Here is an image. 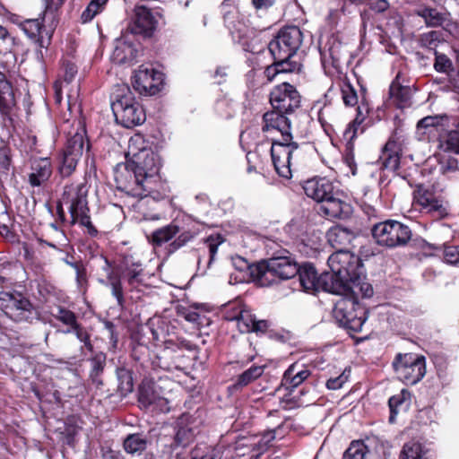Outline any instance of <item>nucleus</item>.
Here are the masks:
<instances>
[{
    "label": "nucleus",
    "instance_id": "1",
    "mask_svg": "<svg viewBox=\"0 0 459 459\" xmlns=\"http://www.w3.org/2000/svg\"><path fill=\"white\" fill-rule=\"evenodd\" d=\"M126 163L117 164L115 169V180L117 188L139 199L131 204L142 213L145 207V198H156L154 186L160 184L159 171L161 167L160 155L145 141L143 135L134 134L128 141L126 152Z\"/></svg>",
    "mask_w": 459,
    "mask_h": 459
},
{
    "label": "nucleus",
    "instance_id": "2",
    "mask_svg": "<svg viewBox=\"0 0 459 459\" xmlns=\"http://www.w3.org/2000/svg\"><path fill=\"white\" fill-rule=\"evenodd\" d=\"M305 194L320 204L319 212L329 219H346L352 206L342 191L326 178H313L304 185Z\"/></svg>",
    "mask_w": 459,
    "mask_h": 459
},
{
    "label": "nucleus",
    "instance_id": "3",
    "mask_svg": "<svg viewBox=\"0 0 459 459\" xmlns=\"http://www.w3.org/2000/svg\"><path fill=\"white\" fill-rule=\"evenodd\" d=\"M88 189L84 184H71L66 186L58 204V209L65 206L70 212L71 225L88 230H94L87 207Z\"/></svg>",
    "mask_w": 459,
    "mask_h": 459
},
{
    "label": "nucleus",
    "instance_id": "4",
    "mask_svg": "<svg viewBox=\"0 0 459 459\" xmlns=\"http://www.w3.org/2000/svg\"><path fill=\"white\" fill-rule=\"evenodd\" d=\"M327 263L331 269V273H327L333 276V283L343 287V291L339 293H346L349 290L347 281H354L363 273L360 259L349 250L334 252L329 256Z\"/></svg>",
    "mask_w": 459,
    "mask_h": 459
},
{
    "label": "nucleus",
    "instance_id": "5",
    "mask_svg": "<svg viewBox=\"0 0 459 459\" xmlns=\"http://www.w3.org/2000/svg\"><path fill=\"white\" fill-rule=\"evenodd\" d=\"M0 309L17 323H32L38 319V312L31 302L18 291H1Z\"/></svg>",
    "mask_w": 459,
    "mask_h": 459
},
{
    "label": "nucleus",
    "instance_id": "6",
    "mask_svg": "<svg viewBox=\"0 0 459 459\" xmlns=\"http://www.w3.org/2000/svg\"><path fill=\"white\" fill-rule=\"evenodd\" d=\"M123 91L111 105L116 121L127 128L141 125L145 120L143 108L128 88Z\"/></svg>",
    "mask_w": 459,
    "mask_h": 459
},
{
    "label": "nucleus",
    "instance_id": "7",
    "mask_svg": "<svg viewBox=\"0 0 459 459\" xmlns=\"http://www.w3.org/2000/svg\"><path fill=\"white\" fill-rule=\"evenodd\" d=\"M271 156L274 169L279 176L290 178L291 166L300 158V151L296 143L273 137L271 145Z\"/></svg>",
    "mask_w": 459,
    "mask_h": 459
},
{
    "label": "nucleus",
    "instance_id": "8",
    "mask_svg": "<svg viewBox=\"0 0 459 459\" xmlns=\"http://www.w3.org/2000/svg\"><path fill=\"white\" fill-rule=\"evenodd\" d=\"M333 316L340 325L359 333L367 320V310L354 299L344 297L336 303Z\"/></svg>",
    "mask_w": 459,
    "mask_h": 459
},
{
    "label": "nucleus",
    "instance_id": "9",
    "mask_svg": "<svg viewBox=\"0 0 459 459\" xmlns=\"http://www.w3.org/2000/svg\"><path fill=\"white\" fill-rule=\"evenodd\" d=\"M393 367L397 377L410 385L417 384L426 374L425 358L411 353H399Z\"/></svg>",
    "mask_w": 459,
    "mask_h": 459
},
{
    "label": "nucleus",
    "instance_id": "10",
    "mask_svg": "<svg viewBox=\"0 0 459 459\" xmlns=\"http://www.w3.org/2000/svg\"><path fill=\"white\" fill-rule=\"evenodd\" d=\"M302 43V32L296 26L285 27L269 43V51L273 58H290Z\"/></svg>",
    "mask_w": 459,
    "mask_h": 459
},
{
    "label": "nucleus",
    "instance_id": "11",
    "mask_svg": "<svg viewBox=\"0 0 459 459\" xmlns=\"http://www.w3.org/2000/svg\"><path fill=\"white\" fill-rule=\"evenodd\" d=\"M132 85L141 95H156L164 85V74L152 65H142L133 74Z\"/></svg>",
    "mask_w": 459,
    "mask_h": 459
},
{
    "label": "nucleus",
    "instance_id": "12",
    "mask_svg": "<svg viewBox=\"0 0 459 459\" xmlns=\"http://www.w3.org/2000/svg\"><path fill=\"white\" fill-rule=\"evenodd\" d=\"M298 273L300 285L306 291L324 290L333 294L343 291V287L340 284L333 283V276L326 273L318 276L316 268L310 264L299 266Z\"/></svg>",
    "mask_w": 459,
    "mask_h": 459
},
{
    "label": "nucleus",
    "instance_id": "13",
    "mask_svg": "<svg viewBox=\"0 0 459 459\" xmlns=\"http://www.w3.org/2000/svg\"><path fill=\"white\" fill-rule=\"evenodd\" d=\"M257 270L260 275H272L280 280H289L298 274L299 264L292 255L287 251L286 255L273 256L260 263Z\"/></svg>",
    "mask_w": 459,
    "mask_h": 459
},
{
    "label": "nucleus",
    "instance_id": "14",
    "mask_svg": "<svg viewBox=\"0 0 459 459\" xmlns=\"http://www.w3.org/2000/svg\"><path fill=\"white\" fill-rule=\"evenodd\" d=\"M270 102L274 109L290 113L299 107L300 95L293 85L283 82L273 89Z\"/></svg>",
    "mask_w": 459,
    "mask_h": 459
},
{
    "label": "nucleus",
    "instance_id": "15",
    "mask_svg": "<svg viewBox=\"0 0 459 459\" xmlns=\"http://www.w3.org/2000/svg\"><path fill=\"white\" fill-rule=\"evenodd\" d=\"M84 146V131H77L68 139L62 156V163L59 171L62 176L68 177L75 169L78 161L82 158Z\"/></svg>",
    "mask_w": 459,
    "mask_h": 459
},
{
    "label": "nucleus",
    "instance_id": "16",
    "mask_svg": "<svg viewBox=\"0 0 459 459\" xmlns=\"http://www.w3.org/2000/svg\"><path fill=\"white\" fill-rule=\"evenodd\" d=\"M283 114L286 113L276 109L265 113L264 115L263 131L273 134L272 139L276 137L284 141H290L292 136L290 120Z\"/></svg>",
    "mask_w": 459,
    "mask_h": 459
},
{
    "label": "nucleus",
    "instance_id": "17",
    "mask_svg": "<svg viewBox=\"0 0 459 459\" xmlns=\"http://www.w3.org/2000/svg\"><path fill=\"white\" fill-rule=\"evenodd\" d=\"M414 201L435 219H442L447 215L446 208L437 200L433 193L419 187L414 194Z\"/></svg>",
    "mask_w": 459,
    "mask_h": 459
},
{
    "label": "nucleus",
    "instance_id": "18",
    "mask_svg": "<svg viewBox=\"0 0 459 459\" xmlns=\"http://www.w3.org/2000/svg\"><path fill=\"white\" fill-rule=\"evenodd\" d=\"M275 438V433L273 430L267 431L263 434L259 440H255V437H239L236 443L234 449L238 456H243L246 455L244 449H249L257 452V455L264 453L269 444Z\"/></svg>",
    "mask_w": 459,
    "mask_h": 459
},
{
    "label": "nucleus",
    "instance_id": "19",
    "mask_svg": "<svg viewBox=\"0 0 459 459\" xmlns=\"http://www.w3.org/2000/svg\"><path fill=\"white\" fill-rule=\"evenodd\" d=\"M371 235L379 246L389 248L403 247L415 241L411 231H371Z\"/></svg>",
    "mask_w": 459,
    "mask_h": 459
},
{
    "label": "nucleus",
    "instance_id": "20",
    "mask_svg": "<svg viewBox=\"0 0 459 459\" xmlns=\"http://www.w3.org/2000/svg\"><path fill=\"white\" fill-rule=\"evenodd\" d=\"M157 26V20L151 11L144 6L135 8V18L133 30L134 33L152 35Z\"/></svg>",
    "mask_w": 459,
    "mask_h": 459
},
{
    "label": "nucleus",
    "instance_id": "21",
    "mask_svg": "<svg viewBox=\"0 0 459 459\" xmlns=\"http://www.w3.org/2000/svg\"><path fill=\"white\" fill-rule=\"evenodd\" d=\"M29 182L32 186H39L48 180L52 174L51 163L48 159L36 160L32 165Z\"/></svg>",
    "mask_w": 459,
    "mask_h": 459
},
{
    "label": "nucleus",
    "instance_id": "22",
    "mask_svg": "<svg viewBox=\"0 0 459 459\" xmlns=\"http://www.w3.org/2000/svg\"><path fill=\"white\" fill-rule=\"evenodd\" d=\"M326 238L331 247L336 251L349 250L356 239L354 231H327Z\"/></svg>",
    "mask_w": 459,
    "mask_h": 459
},
{
    "label": "nucleus",
    "instance_id": "23",
    "mask_svg": "<svg viewBox=\"0 0 459 459\" xmlns=\"http://www.w3.org/2000/svg\"><path fill=\"white\" fill-rule=\"evenodd\" d=\"M360 277L354 281H347V287L349 290L346 293H335L336 295L348 297L350 299H354V300L358 301L359 294L361 295L362 298H370L373 295V288L371 284L368 282H361Z\"/></svg>",
    "mask_w": 459,
    "mask_h": 459
},
{
    "label": "nucleus",
    "instance_id": "24",
    "mask_svg": "<svg viewBox=\"0 0 459 459\" xmlns=\"http://www.w3.org/2000/svg\"><path fill=\"white\" fill-rule=\"evenodd\" d=\"M437 147L445 152L459 154V124L455 129L439 135Z\"/></svg>",
    "mask_w": 459,
    "mask_h": 459
},
{
    "label": "nucleus",
    "instance_id": "25",
    "mask_svg": "<svg viewBox=\"0 0 459 459\" xmlns=\"http://www.w3.org/2000/svg\"><path fill=\"white\" fill-rule=\"evenodd\" d=\"M136 57L134 48L125 40L119 39L116 42L111 58L117 64L130 62Z\"/></svg>",
    "mask_w": 459,
    "mask_h": 459
},
{
    "label": "nucleus",
    "instance_id": "26",
    "mask_svg": "<svg viewBox=\"0 0 459 459\" xmlns=\"http://www.w3.org/2000/svg\"><path fill=\"white\" fill-rule=\"evenodd\" d=\"M151 442L150 438L143 434L134 433L128 435L124 440V449L126 453L134 455L141 454Z\"/></svg>",
    "mask_w": 459,
    "mask_h": 459
},
{
    "label": "nucleus",
    "instance_id": "27",
    "mask_svg": "<svg viewBox=\"0 0 459 459\" xmlns=\"http://www.w3.org/2000/svg\"><path fill=\"white\" fill-rule=\"evenodd\" d=\"M309 376L308 369L296 371V366L291 365L285 371L282 381L288 389H293L301 385Z\"/></svg>",
    "mask_w": 459,
    "mask_h": 459
},
{
    "label": "nucleus",
    "instance_id": "28",
    "mask_svg": "<svg viewBox=\"0 0 459 459\" xmlns=\"http://www.w3.org/2000/svg\"><path fill=\"white\" fill-rule=\"evenodd\" d=\"M91 371L90 377L92 383L97 385H102V380L100 378L101 374L103 373L104 368L106 366V355L103 352L96 353L91 359Z\"/></svg>",
    "mask_w": 459,
    "mask_h": 459
},
{
    "label": "nucleus",
    "instance_id": "29",
    "mask_svg": "<svg viewBox=\"0 0 459 459\" xmlns=\"http://www.w3.org/2000/svg\"><path fill=\"white\" fill-rule=\"evenodd\" d=\"M229 320H236L238 330L241 333H251L252 329H254V323L256 317L247 309H241L237 316L227 317Z\"/></svg>",
    "mask_w": 459,
    "mask_h": 459
},
{
    "label": "nucleus",
    "instance_id": "30",
    "mask_svg": "<svg viewBox=\"0 0 459 459\" xmlns=\"http://www.w3.org/2000/svg\"><path fill=\"white\" fill-rule=\"evenodd\" d=\"M411 400V394L406 390H402L399 394L394 395L389 398L388 404L390 408V416L389 422L394 423L396 415L398 414L399 408H401L403 404H409Z\"/></svg>",
    "mask_w": 459,
    "mask_h": 459
},
{
    "label": "nucleus",
    "instance_id": "31",
    "mask_svg": "<svg viewBox=\"0 0 459 459\" xmlns=\"http://www.w3.org/2000/svg\"><path fill=\"white\" fill-rule=\"evenodd\" d=\"M341 172L345 176H354L357 173V163L355 161L352 145L349 143L342 155V163L340 165Z\"/></svg>",
    "mask_w": 459,
    "mask_h": 459
},
{
    "label": "nucleus",
    "instance_id": "32",
    "mask_svg": "<svg viewBox=\"0 0 459 459\" xmlns=\"http://www.w3.org/2000/svg\"><path fill=\"white\" fill-rule=\"evenodd\" d=\"M139 403L147 408L155 404L163 406L167 400L155 394L151 386H143L139 391Z\"/></svg>",
    "mask_w": 459,
    "mask_h": 459
},
{
    "label": "nucleus",
    "instance_id": "33",
    "mask_svg": "<svg viewBox=\"0 0 459 459\" xmlns=\"http://www.w3.org/2000/svg\"><path fill=\"white\" fill-rule=\"evenodd\" d=\"M425 454L420 443L410 441L403 445L399 459H426Z\"/></svg>",
    "mask_w": 459,
    "mask_h": 459
},
{
    "label": "nucleus",
    "instance_id": "34",
    "mask_svg": "<svg viewBox=\"0 0 459 459\" xmlns=\"http://www.w3.org/2000/svg\"><path fill=\"white\" fill-rule=\"evenodd\" d=\"M264 368V366H252L238 377L234 387L240 388L249 385L263 375Z\"/></svg>",
    "mask_w": 459,
    "mask_h": 459
},
{
    "label": "nucleus",
    "instance_id": "35",
    "mask_svg": "<svg viewBox=\"0 0 459 459\" xmlns=\"http://www.w3.org/2000/svg\"><path fill=\"white\" fill-rule=\"evenodd\" d=\"M194 438L193 430L187 427L183 426L180 423L178 424L177 432L174 437V442L171 445L173 448L186 447Z\"/></svg>",
    "mask_w": 459,
    "mask_h": 459
},
{
    "label": "nucleus",
    "instance_id": "36",
    "mask_svg": "<svg viewBox=\"0 0 459 459\" xmlns=\"http://www.w3.org/2000/svg\"><path fill=\"white\" fill-rule=\"evenodd\" d=\"M418 15L422 17L429 26H439L445 21L444 13L438 12L437 9L423 7L417 11Z\"/></svg>",
    "mask_w": 459,
    "mask_h": 459
},
{
    "label": "nucleus",
    "instance_id": "37",
    "mask_svg": "<svg viewBox=\"0 0 459 459\" xmlns=\"http://www.w3.org/2000/svg\"><path fill=\"white\" fill-rule=\"evenodd\" d=\"M368 446L359 440L352 441L343 455V459H366Z\"/></svg>",
    "mask_w": 459,
    "mask_h": 459
},
{
    "label": "nucleus",
    "instance_id": "38",
    "mask_svg": "<svg viewBox=\"0 0 459 459\" xmlns=\"http://www.w3.org/2000/svg\"><path fill=\"white\" fill-rule=\"evenodd\" d=\"M368 111H369V108L367 103L361 102L358 106L356 117L349 125V127L345 132L346 135L352 132V134L351 137H353V135L357 134L359 126L363 124V122L367 118Z\"/></svg>",
    "mask_w": 459,
    "mask_h": 459
},
{
    "label": "nucleus",
    "instance_id": "39",
    "mask_svg": "<svg viewBox=\"0 0 459 459\" xmlns=\"http://www.w3.org/2000/svg\"><path fill=\"white\" fill-rule=\"evenodd\" d=\"M64 333H74L76 338L83 343L84 348L89 351H93V344L91 341V334L89 332L79 323H76L71 328H68L63 332Z\"/></svg>",
    "mask_w": 459,
    "mask_h": 459
},
{
    "label": "nucleus",
    "instance_id": "40",
    "mask_svg": "<svg viewBox=\"0 0 459 459\" xmlns=\"http://www.w3.org/2000/svg\"><path fill=\"white\" fill-rule=\"evenodd\" d=\"M108 0H91L85 10L82 13V22H91L98 13H101Z\"/></svg>",
    "mask_w": 459,
    "mask_h": 459
},
{
    "label": "nucleus",
    "instance_id": "41",
    "mask_svg": "<svg viewBox=\"0 0 459 459\" xmlns=\"http://www.w3.org/2000/svg\"><path fill=\"white\" fill-rule=\"evenodd\" d=\"M394 143H387L381 157L384 168L391 170H395L399 168L400 157L397 152H391L390 150Z\"/></svg>",
    "mask_w": 459,
    "mask_h": 459
},
{
    "label": "nucleus",
    "instance_id": "42",
    "mask_svg": "<svg viewBox=\"0 0 459 459\" xmlns=\"http://www.w3.org/2000/svg\"><path fill=\"white\" fill-rule=\"evenodd\" d=\"M117 376L118 378V389L122 394L131 393L134 388L133 377L129 370L120 368L117 369Z\"/></svg>",
    "mask_w": 459,
    "mask_h": 459
},
{
    "label": "nucleus",
    "instance_id": "43",
    "mask_svg": "<svg viewBox=\"0 0 459 459\" xmlns=\"http://www.w3.org/2000/svg\"><path fill=\"white\" fill-rule=\"evenodd\" d=\"M390 97L394 99L399 107H403L409 100V90L401 86L396 81L390 86Z\"/></svg>",
    "mask_w": 459,
    "mask_h": 459
},
{
    "label": "nucleus",
    "instance_id": "44",
    "mask_svg": "<svg viewBox=\"0 0 459 459\" xmlns=\"http://www.w3.org/2000/svg\"><path fill=\"white\" fill-rule=\"evenodd\" d=\"M224 242L225 238L220 233L212 234L205 239L210 254L208 266L214 261L219 247L224 244Z\"/></svg>",
    "mask_w": 459,
    "mask_h": 459
},
{
    "label": "nucleus",
    "instance_id": "45",
    "mask_svg": "<svg viewBox=\"0 0 459 459\" xmlns=\"http://www.w3.org/2000/svg\"><path fill=\"white\" fill-rule=\"evenodd\" d=\"M21 29L32 39H36L42 29V22L39 19L26 20L21 23Z\"/></svg>",
    "mask_w": 459,
    "mask_h": 459
},
{
    "label": "nucleus",
    "instance_id": "46",
    "mask_svg": "<svg viewBox=\"0 0 459 459\" xmlns=\"http://www.w3.org/2000/svg\"><path fill=\"white\" fill-rule=\"evenodd\" d=\"M52 315L56 319L69 326V328L78 323L75 314L63 307H57L56 312Z\"/></svg>",
    "mask_w": 459,
    "mask_h": 459
},
{
    "label": "nucleus",
    "instance_id": "47",
    "mask_svg": "<svg viewBox=\"0 0 459 459\" xmlns=\"http://www.w3.org/2000/svg\"><path fill=\"white\" fill-rule=\"evenodd\" d=\"M342 99L345 106L353 107L358 104V95L350 82H342L341 86Z\"/></svg>",
    "mask_w": 459,
    "mask_h": 459
},
{
    "label": "nucleus",
    "instance_id": "48",
    "mask_svg": "<svg viewBox=\"0 0 459 459\" xmlns=\"http://www.w3.org/2000/svg\"><path fill=\"white\" fill-rule=\"evenodd\" d=\"M445 119H446V117L444 116L426 117L418 122L417 127L418 129H428L430 133L433 129L441 126Z\"/></svg>",
    "mask_w": 459,
    "mask_h": 459
},
{
    "label": "nucleus",
    "instance_id": "49",
    "mask_svg": "<svg viewBox=\"0 0 459 459\" xmlns=\"http://www.w3.org/2000/svg\"><path fill=\"white\" fill-rule=\"evenodd\" d=\"M452 66V61L446 55L436 53L434 67L437 72L448 73Z\"/></svg>",
    "mask_w": 459,
    "mask_h": 459
},
{
    "label": "nucleus",
    "instance_id": "50",
    "mask_svg": "<svg viewBox=\"0 0 459 459\" xmlns=\"http://www.w3.org/2000/svg\"><path fill=\"white\" fill-rule=\"evenodd\" d=\"M234 13H227L224 17L225 22L231 31V33L237 34L239 40L243 39L244 33H243V23L241 22H238V23H235L233 21Z\"/></svg>",
    "mask_w": 459,
    "mask_h": 459
},
{
    "label": "nucleus",
    "instance_id": "51",
    "mask_svg": "<svg viewBox=\"0 0 459 459\" xmlns=\"http://www.w3.org/2000/svg\"><path fill=\"white\" fill-rule=\"evenodd\" d=\"M232 262L234 266L239 271H245L247 269H249L252 275H260L257 270L260 267V264H258L257 265H250L246 259L240 256L234 257L232 259Z\"/></svg>",
    "mask_w": 459,
    "mask_h": 459
},
{
    "label": "nucleus",
    "instance_id": "52",
    "mask_svg": "<svg viewBox=\"0 0 459 459\" xmlns=\"http://www.w3.org/2000/svg\"><path fill=\"white\" fill-rule=\"evenodd\" d=\"M178 232V231H153L152 235V241L155 246H161L162 244L171 240Z\"/></svg>",
    "mask_w": 459,
    "mask_h": 459
},
{
    "label": "nucleus",
    "instance_id": "53",
    "mask_svg": "<svg viewBox=\"0 0 459 459\" xmlns=\"http://www.w3.org/2000/svg\"><path fill=\"white\" fill-rule=\"evenodd\" d=\"M407 227L404 228V226L400 223L397 221L394 220H386L383 221H375L371 225V230H405Z\"/></svg>",
    "mask_w": 459,
    "mask_h": 459
},
{
    "label": "nucleus",
    "instance_id": "54",
    "mask_svg": "<svg viewBox=\"0 0 459 459\" xmlns=\"http://www.w3.org/2000/svg\"><path fill=\"white\" fill-rule=\"evenodd\" d=\"M221 447L215 446L209 448L204 454L201 455L197 454L193 455L191 459H221Z\"/></svg>",
    "mask_w": 459,
    "mask_h": 459
},
{
    "label": "nucleus",
    "instance_id": "55",
    "mask_svg": "<svg viewBox=\"0 0 459 459\" xmlns=\"http://www.w3.org/2000/svg\"><path fill=\"white\" fill-rule=\"evenodd\" d=\"M194 236L190 231H182L177 238L170 244L171 251L177 250L178 248L186 245L188 241H190Z\"/></svg>",
    "mask_w": 459,
    "mask_h": 459
},
{
    "label": "nucleus",
    "instance_id": "56",
    "mask_svg": "<svg viewBox=\"0 0 459 459\" xmlns=\"http://www.w3.org/2000/svg\"><path fill=\"white\" fill-rule=\"evenodd\" d=\"M348 377L343 372L337 377L330 378L326 382V387L331 390H337L342 387L343 384L347 381Z\"/></svg>",
    "mask_w": 459,
    "mask_h": 459
},
{
    "label": "nucleus",
    "instance_id": "57",
    "mask_svg": "<svg viewBox=\"0 0 459 459\" xmlns=\"http://www.w3.org/2000/svg\"><path fill=\"white\" fill-rule=\"evenodd\" d=\"M273 59L276 61L281 74L290 73L296 69V66H297L296 64L291 63L290 61V58H285V59L273 58Z\"/></svg>",
    "mask_w": 459,
    "mask_h": 459
},
{
    "label": "nucleus",
    "instance_id": "58",
    "mask_svg": "<svg viewBox=\"0 0 459 459\" xmlns=\"http://www.w3.org/2000/svg\"><path fill=\"white\" fill-rule=\"evenodd\" d=\"M110 286H111V290H112L113 296L117 299V303L119 305H122L123 301H124V296H123V289H122L120 280H116V281L114 280L112 281V284H110Z\"/></svg>",
    "mask_w": 459,
    "mask_h": 459
},
{
    "label": "nucleus",
    "instance_id": "59",
    "mask_svg": "<svg viewBox=\"0 0 459 459\" xmlns=\"http://www.w3.org/2000/svg\"><path fill=\"white\" fill-rule=\"evenodd\" d=\"M106 327L108 328V333H109V342H110L109 350L115 351L117 346L118 337H117V333H115L114 325L110 322H107Z\"/></svg>",
    "mask_w": 459,
    "mask_h": 459
},
{
    "label": "nucleus",
    "instance_id": "60",
    "mask_svg": "<svg viewBox=\"0 0 459 459\" xmlns=\"http://www.w3.org/2000/svg\"><path fill=\"white\" fill-rule=\"evenodd\" d=\"M77 73L76 66L74 64L67 63L64 65V79L70 82Z\"/></svg>",
    "mask_w": 459,
    "mask_h": 459
},
{
    "label": "nucleus",
    "instance_id": "61",
    "mask_svg": "<svg viewBox=\"0 0 459 459\" xmlns=\"http://www.w3.org/2000/svg\"><path fill=\"white\" fill-rule=\"evenodd\" d=\"M184 318L190 323L202 324V316L195 310H186L184 313Z\"/></svg>",
    "mask_w": 459,
    "mask_h": 459
},
{
    "label": "nucleus",
    "instance_id": "62",
    "mask_svg": "<svg viewBox=\"0 0 459 459\" xmlns=\"http://www.w3.org/2000/svg\"><path fill=\"white\" fill-rule=\"evenodd\" d=\"M264 74L267 80L270 82L273 81L277 74H281L275 60L272 65L267 66Z\"/></svg>",
    "mask_w": 459,
    "mask_h": 459
},
{
    "label": "nucleus",
    "instance_id": "63",
    "mask_svg": "<svg viewBox=\"0 0 459 459\" xmlns=\"http://www.w3.org/2000/svg\"><path fill=\"white\" fill-rule=\"evenodd\" d=\"M269 325H270L266 320L255 319V321L254 323V327H253L254 329H252L251 333H264L267 331Z\"/></svg>",
    "mask_w": 459,
    "mask_h": 459
},
{
    "label": "nucleus",
    "instance_id": "64",
    "mask_svg": "<svg viewBox=\"0 0 459 459\" xmlns=\"http://www.w3.org/2000/svg\"><path fill=\"white\" fill-rule=\"evenodd\" d=\"M102 459H124V456L120 451L107 448L102 450Z\"/></svg>",
    "mask_w": 459,
    "mask_h": 459
}]
</instances>
